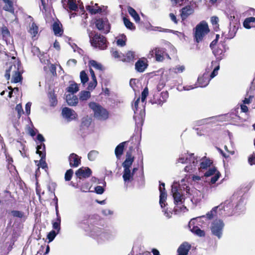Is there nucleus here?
I'll return each instance as SVG.
<instances>
[{"instance_id":"f257e3e1","label":"nucleus","mask_w":255,"mask_h":255,"mask_svg":"<svg viewBox=\"0 0 255 255\" xmlns=\"http://www.w3.org/2000/svg\"><path fill=\"white\" fill-rule=\"evenodd\" d=\"M140 97H138L135 101L132 106V109L135 114L133 118L135 121V126L138 128H140L142 126L145 117V110L143 105H142V108L138 107Z\"/></svg>"},{"instance_id":"f03ea898","label":"nucleus","mask_w":255,"mask_h":255,"mask_svg":"<svg viewBox=\"0 0 255 255\" xmlns=\"http://www.w3.org/2000/svg\"><path fill=\"white\" fill-rule=\"evenodd\" d=\"M193 155V153L188 155L186 154L185 155H181L177 160V163H189L188 165L186 166L184 168L185 172H191L196 169L199 160L197 157H195Z\"/></svg>"},{"instance_id":"7ed1b4c3","label":"nucleus","mask_w":255,"mask_h":255,"mask_svg":"<svg viewBox=\"0 0 255 255\" xmlns=\"http://www.w3.org/2000/svg\"><path fill=\"white\" fill-rule=\"evenodd\" d=\"M210 30L207 23L202 21L198 24L194 31V39L197 43L201 42L205 36L208 33Z\"/></svg>"},{"instance_id":"20e7f679","label":"nucleus","mask_w":255,"mask_h":255,"mask_svg":"<svg viewBox=\"0 0 255 255\" xmlns=\"http://www.w3.org/2000/svg\"><path fill=\"white\" fill-rule=\"evenodd\" d=\"M89 107L93 111L94 117L97 119L104 121L109 118L108 111L99 104L90 102Z\"/></svg>"},{"instance_id":"39448f33","label":"nucleus","mask_w":255,"mask_h":255,"mask_svg":"<svg viewBox=\"0 0 255 255\" xmlns=\"http://www.w3.org/2000/svg\"><path fill=\"white\" fill-rule=\"evenodd\" d=\"M19 63L18 62L17 64V66L16 65H9L8 68L6 70L5 73L4 75V77L7 80L9 79L10 77V73L11 72L12 74H13L12 75L11 81L12 82L16 83L21 81L22 79V77L20 72L19 70Z\"/></svg>"},{"instance_id":"423d86ee","label":"nucleus","mask_w":255,"mask_h":255,"mask_svg":"<svg viewBox=\"0 0 255 255\" xmlns=\"http://www.w3.org/2000/svg\"><path fill=\"white\" fill-rule=\"evenodd\" d=\"M92 235L99 242L110 240L115 237V233L99 228L94 229Z\"/></svg>"},{"instance_id":"0eeeda50","label":"nucleus","mask_w":255,"mask_h":255,"mask_svg":"<svg viewBox=\"0 0 255 255\" xmlns=\"http://www.w3.org/2000/svg\"><path fill=\"white\" fill-rule=\"evenodd\" d=\"M91 45L101 50H104L107 47V41L106 38L101 34L96 33L93 37L89 34Z\"/></svg>"},{"instance_id":"6e6552de","label":"nucleus","mask_w":255,"mask_h":255,"mask_svg":"<svg viewBox=\"0 0 255 255\" xmlns=\"http://www.w3.org/2000/svg\"><path fill=\"white\" fill-rule=\"evenodd\" d=\"M224 226L225 224L222 220L219 219L214 220L210 227L212 234L220 239L222 236Z\"/></svg>"},{"instance_id":"1a4fd4ad","label":"nucleus","mask_w":255,"mask_h":255,"mask_svg":"<svg viewBox=\"0 0 255 255\" xmlns=\"http://www.w3.org/2000/svg\"><path fill=\"white\" fill-rule=\"evenodd\" d=\"M237 194H234L230 199L227 200L222 205V210L225 212L227 216H232L234 215L235 210L234 205L237 199Z\"/></svg>"},{"instance_id":"9d476101","label":"nucleus","mask_w":255,"mask_h":255,"mask_svg":"<svg viewBox=\"0 0 255 255\" xmlns=\"http://www.w3.org/2000/svg\"><path fill=\"white\" fill-rule=\"evenodd\" d=\"M201 217H199L191 219L189 223L188 227L191 232L193 234L199 237H202L205 236V232L203 230H201L197 225H195L196 221L198 220H200Z\"/></svg>"},{"instance_id":"9b49d317","label":"nucleus","mask_w":255,"mask_h":255,"mask_svg":"<svg viewBox=\"0 0 255 255\" xmlns=\"http://www.w3.org/2000/svg\"><path fill=\"white\" fill-rule=\"evenodd\" d=\"M97 28L100 30H104L105 33L110 31V24L107 18H99L95 22Z\"/></svg>"},{"instance_id":"f8f14e48","label":"nucleus","mask_w":255,"mask_h":255,"mask_svg":"<svg viewBox=\"0 0 255 255\" xmlns=\"http://www.w3.org/2000/svg\"><path fill=\"white\" fill-rule=\"evenodd\" d=\"M217 61H213L211 62V65L209 67H207L206 69V72L203 75L202 77H199L198 79V83L200 84V86L201 87H205L208 85L210 80L208 78V73L210 70L213 68V66L216 64Z\"/></svg>"},{"instance_id":"ddd939ff","label":"nucleus","mask_w":255,"mask_h":255,"mask_svg":"<svg viewBox=\"0 0 255 255\" xmlns=\"http://www.w3.org/2000/svg\"><path fill=\"white\" fill-rule=\"evenodd\" d=\"M171 192L174 199V204L176 205L182 204L185 199L183 198V195L180 193L177 187L172 186Z\"/></svg>"},{"instance_id":"4468645a","label":"nucleus","mask_w":255,"mask_h":255,"mask_svg":"<svg viewBox=\"0 0 255 255\" xmlns=\"http://www.w3.org/2000/svg\"><path fill=\"white\" fill-rule=\"evenodd\" d=\"M204 176L205 177H210L211 176H213L211 178L210 183L211 184H214L219 179V177L221 176V174L220 172L218 171L215 167H213L210 168L204 173Z\"/></svg>"},{"instance_id":"2eb2a0df","label":"nucleus","mask_w":255,"mask_h":255,"mask_svg":"<svg viewBox=\"0 0 255 255\" xmlns=\"http://www.w3.org/2000/svg\"><path fill=\"white\" fill-rule=\"evenodd\" d=\"M237 198H238L235 203L236 205L234 207V215L236 214H239L241 213L244 212L245 210V198L243 197L242 196L239 197L238 195Z\"/></svg>"},{"instance_id":"dca6fc26","label":"nucleus","mask_w":255,"mask_h":255,"mask_svg":"<svg viewBox=\"0 0 255 255\" xmlns=\"http://www.w3.org/2000/svg\"><path fill=\"white\" fill-rule=\"evenodd\" d=\"M62 115L67 122H70L76 119L77 114L75 112L69 108L65 107L62 110Z\"/></svg>"},{"instance_id":"f3484780","label":"nucleus","mask_w":255,"mask_h":255,"mask_svg":"<svg viewBox=\"0 0 255 255\" xmlns=\"http://www.w3.org/2000/svg\"><path fill=\"white\" fill-rule=\"evenodd\" d=\"M164 187L165 184L164 183L160 184L159 187V190L160 191L159 204L161 208H164L167 205L166 202L167 194L165 192V189Z\"/></svg>"},{"instance_id":"a211bd4d","label":"nucleus","mask_w":255,"mask_h":255,"mask_svg":"<svg viewBox=\"0 0 255 255\" xmlns=\"http://www.w3.org/2000/svg\"><path fill=\"white\" fill-rule=\"evenodd\" d=\"M225 51L226 45L225 42H223L221 45L218 46L217 48H215L213 50V53L217 58V62H219V61L222 60Z\"/></svg>"},{"instance_id":"6ab92c4d","label":"nucleus","mask_w":255,"mask_h":255,"mask_svg":"<svg viewBox=\"0 0 255 255\" xmlns=\"http://www.w3.org/2000/svg\"><path fill=\"white\" fill-rule=\"evenodd\" d=\"M223 214L222 205H220L218 206L214 207L210 212L206 214V216L208 219L211 220L214 217H217L218 216H221Z\"/></svg>"},{"instance_id":"aec40b11","label":"nucleus","mask_w":255,"mask_h":255,"mask_svg":"<svg viewBox=\"0 0 255 255\" xmlns=\"http://www.w3.org/2000/svg\"><path fill=\"white\" fill-rule=\"evenodd\" d=\"M92 170L87 167H82L79 168L75 173L76 176L80 178H87L92 174Z\"/></svg>"},{"instance_id":"412c9836","label":"nucleus","mask_w":255,"mask_h":255,"mask_svg":"<svg viewBox=\"0 0 255 255\" xmlns=\"http://www.w3.org/2000/svg\"><path fill=\"white\" fill-rule=\"evenodd\" d=\"M62 2L64 8L67 10L76 11L78 9L77 4L74 0H62Z\"/></svg>"},{"instance_id":"4be33fe9","label":"nucleus","mask_w":255,"mask_h":255,"mask_svg":"<svg viewBox=\"0 0 255 255\" xmlns=\"http://www.w3.org/2000/svg\"><path fill=\"white\" fill-rule=\"evenodd\" d=\"M194 9L191 5L183 7L181 10V17L182 20L186 19L189 15L194 13Z\"/></svg>"},{"instance_id":"5701e85b","label":"nucleus","mask_w":255,"mask_h":255,"mask_svg":"<svg viewBox=\"0 0 255 255\" xmlns=\"http://www.w3.org/2000/svg\"><path fill=\"white\" fill-rule=\"evenodd\" d=\"M191 249V245L187 242L183 243L177 249V255H187Z\"/></svg>"},{"instance_id":"b1692460","label":"nucleus","mask_w":255,"mask_h":255,"mask_svg":"<svg viewBox=\"0 0 255 255\" xmlns=\"http://www.w3.org/2000/svg\"><path fill=\"white\" fill-rule=\"evenodd\" d=\"M154 51L155 60L158 62L163 61L164 59V56L167 55L164 48L157 47L154 49Z\"/></svg>"},{"instance_id":"393cba45","label":"nucleus","mask_w":255,"mask_h":255,"mask_svg":"<svg viewBox=\"0 0 255 255\" xmlns=\"http://www.w3.org/2000/svg\"><path fill=\"white\" fill-rule=\"evenodd\" d=\"M133 175L131 173L130 169H125L123 172V178L124 181L125 185L126 187L128 186V183L133 180Z\"/></svg>"},{"instance_id":"a878e982","label":"nucleus","mask_w":255,"mask_h":255,"mask_svg":"<svg viewBox=\"0 0 255 255\" xmlns=\"http://www.w3.org/2000/svg\"><path fill=\"white\" fill-rule=\"evenodd\" d=\"M70 165L73 167H78L81 163L80 158L75 154L72 153L69 157Z\"/></svg>"},{"instance_id":"bb28decb","label":"nucleus","mask_w":255,"mask_h":255,"mask_svg":"<svg viewBox=\"0 0 255 255\" xmlns=\"http://www.w3.org/2000/svg\"><path fill=\"white\" fill-rule=\"evenodd\" d=\"M148 64L143 60L139 59L135 64L136 71L142 73L147 68Z\"/></svg>"},{"instance_id":"cd10ccee","label":"nucleus","mask_w":255,"mask_h":255,"mask_svg":"<svg viewBox=\"0 0 255 255\" xmlns=\"http://www.w3.org/2000/svg\"><path fill=\"white\" fill-rule=\"evenodd\" d=\"M4 3L3 6V9L5 11H8L14 14V8L13 6V0H2Z\"/></svg>"},{"instance_id":"c85d7f7f","label":"nucleus","mask_w":255,"mask_h":255,"mask_svg":"<svg viewBox=\"0 0 255 255\" xmlns=\"http://www.w3.org/2000/svg\"><path fill=\"white\" fill-rule=\"evenodd\" d=\"M238 28L235 26H232L231 24L229 27V31L227 34H225V32H224L223 35L225 37L224 39H232L234 38L237 31Z\"/></svg>"},{"instance_id":"c756f323","label":"nucleus","mask_w":255,"mask_h":255,"mask_svg":"<svg viewBox=\"0 0 255 255\" xmlns=\"http://www.w3.org/2000/svg\"><path fill=\"white\" fill-rule=\"evenodd\" d=\"M67 104L70 106H75L78 103V97L73 94H68L66 96Z\"/></svg>"},{"instance_id":"7c9ffc66","label":"nucleus","mask_w":255,"mask_h":255,"mask_svg":"<svg viewBox=\"0 0 255 255\" xmlns=\"http://www.w3.org/2000/svg\"><path fill=\"white\" fill-rule=\"evenodd\" d=\"M134 161V157L132 156L129 153L126 155V159L123 163V166L125 169H129Z\"/></svg>"},{"instance_id":"2f4dec72","label":"nucleus","mask_w":255,"mask_h":255,"mask_svg":"<svg viewBox=\"0 0 255 255\" xmlns=\"http://www.w3.org/2000/svg\"><path fill=\"white\" fill-rule=\"evenodd\" d=\"M202 161L200 163L199 169H205L210 167L212 162L209 159H207L206 157L202 158Z\"/></svg>"},{"instance_id":"473e14b6","label":"nucleus","mask_w":255,"mask_h":255,"mask_svg":"<svg viewBox=\"0 0 255 255\" xmlns=\"http://www.w3.org/2000/svg\"><path fill=\"white\" fill-rule=\"evenodd\" d=\"M128 11L129 14L133 17L136 22H139L140 21V17L135 10L130 6L128 8Z\"/></svg>"},{"instance_id":"72a5a7b5","label":"nucleus","mask_w":255,"mask_h":255,"mask_svg":"<svg viewBox=\"0 0 255 255\" xmlns=\"http://www.w3.org/2000/svg\"><path fill=\"white\" fill-rule=\"evenodd\" d=\"M79 97L80 101H87L91 97V93L88 91H82L79 93Z\"/></svg>"},{"instance_id":"f704fd0d","label":"nucleus","mask_w":255,"mask_h":255,"mask_svg":"<svg viewBox=\"0 0 255 255\" xmlns=\"http://www.w3.org/2000/svg\"><path fill=\"white\" fill-rule=\"evenodd\" d=\"M124 58L121 59L123 62H130L134 59V53L129 51L127 53L126 55H123Z\"/></svg>"},{"instance_id":"c9c22d12","label":"nucleus","mask_w":255,"mask_h":255,"mask_svg":"<svg viewBox=\"0 0 255 255\" xmlns=\"http://www.w3.org/2000/svg\"><path fill=\"white\" fill-rule=\"evenodd\" d=\"M45 144H39L36 147V153L39 155L41 158H45Z\"/></svg>"},{"instance_id":"e433bc0d","label":"nucleus","mask_w":255,"mask_h":255,"mask_svg":"<svg viewBox=\"0 0 255 255\" xmlns=\"http://www.w3.org/2000/svg\"><path fill=\"white\" fill-rule=\"evenodd\" d=\"M78 85L75 83L71 84L69 87L67 88V91L73 94L77 93L79 91Z\"/></svg>"},{"instance_id":"4c0bfd02","label":"nucleus","mask_w":255,"mask_h":255,"mask_svg":"<svg viewBox=\"0 0 255 255\" xmlns=\"http://www.w3.org/2000/svg\"><path fill=\"white\" fill-rule=\"evenodd\" d=\"M86 8L87 10H88L91 14H96L98 13H101L102 12V7H96L95 6H93L92 5H87L86 6Z\"/></svg>"},{"instance_id":"58836bf2","label":"nucleus","mask_w":255,"mask_h":255,"mask_svg":"<svg viewBox=\"0 0 255 255\" xmlns=\"http://www.w3.org/2000/svg\"><path fill=\"white\" fill-rule=\"evenodd\" d=\"M53 30L54 31V34L56 35H61L63 32L60 25L58 23L55 22L52 25Z\"/></svg>"},{"instance_id":"ea45409f","label":"nucleus","mask_w":255,"mask_h":255,"mask_svg":"<svg viewBox=\"0 0 255 255\" xmlns=\"http://www.w3.org/2000/svg\"><path fill=\"white\" fill-rule=\"evenodd\" d=\"M38 27L36 25L35 23L33 22L30 26V28L29 30V32L32 35V38L36 36L38 33Z\"/></svg>"},{"instance_id":"a19ab883","label":"nucleus","mask_w":255,"mask_h":255,"mask_svg":"<svg viewBox=\"0 0 255 255\" xmlns=\"http://www.w3.org/2000/svg\"><path fill=\"white\" fill-rule=\"evenodd\" d=\"M89 66L93 67L95 69L102 71L103 70V66L101 64L97 62L96 61L94 60H91L89 61Z\"/></svg>"},{"instance_id":"79ce46f5","label":"nucleus","mask_w":255,"mask_h":255,"mask_svg":"<svg viewBox=\"0 0 255 255\" xmlns=\"http://www.w3.org/2000/svg\"><path fill=\"white\" fill-rule=\"evenodd\" d=\"M124 144H118L115 149V154L118 158H120L123 153Z\"/></svg>"},{"instance_id":"37998d69","label":"nucleus","mask_w":255,"mask_h":255,"mask_svg":"<svg viewBox=\"0 0 255 255\" xmlns=\"http://www.w3.org/2000/svg\"><path fill=\"white\" fill-rule=\"evenodd\" d=\"M91 123V119L88 117L82 119L81 123V127L83 128H88Z\"/></svg>"},{"instance_id":"c03bdc74","label":"nucleus","mask_w":255,"mask_h":255,"mask_svg":"<svg viewBox=\"0 0 255 255\" xmlns=\"http://www.w3.org/2000/svg\"><path fill=\"white\" fill-rule=\"evenodd\" d=\"M99 154V152L97 150H92L88 154V159L90 161H94Z\"/></svg>"},{"instance_id":"a18cd8bd","label":"nucleus","mask_w":255,"mask_h":255,"mask_svg":"<svg viewBox=\"0 0 255 255\" xmlns=\"http://www.w3.org/2000/svg\"><path fill=\"white\" fill-rule=\"evenodd\" d=\"M123 20H124V24L127 28L130 29V30L135 29V27L133 25V24L131 21H130V20L128 19L126 17H124L123 19Z\"/></svg>"},{"instance_id":"49530a36","label":"nucleus","mask_w":255,"mask_h":255,"mask_svg":"<svg viewBox=\"0 0 255 255\" xmlns=\"http://www.w3.org/2000/svg\"><path fill=\"white\" fill-rule=\"evenodd\" d=\"M80 77L81 79V83L84 85L86 83H87L89 80V78L84 71H82L80 72Z\"/></svg>"},{"instance_id":"de8ad7c7","label":"nucleus","mask_w":255,"mask_h":255,"mask_svg":"<svg viewBox=\"0 0 255 255\" xmlns=\"http://www.w3.org/2000/svg\"><path fill=\"white\" fill-rule=\"evenodd\" d=\"M185 66L183 65H178L170 69V70L174 73L177 74L182 73L185 70Z\"/></svg>"},{"instance_id":"09e8293b","label":"nucleus","mask_w":255,"mask_h":255,"mask_svg":"<svg viewBox=\"0 0 255 255\" xmlns=\"http://www.w3.org/2000/svg\"><path fill=\"white\" fill-rule=\"evenodd\" d=\"M216 67L214 68L213 71L212 72L211 74L210 75V79L209 80H211V79L214 78L218 74V70L220 69V65L218 62H217L216 64H215Z\"/></svg>"},{"instance_id":"8fccbe9b","label":"nucleus","mask_w":255,"mask_h":255,"mask_svg":"<svg viewBox=\"0 0 255 255\" xmlns=\"http://www.w3.org/2000/svg\"><path fill=\"white\" fill-rule=\"evenodd\" d=\"M126 40L127 38L126 35L123 34L122 35V38L117 40V44L118 46H120L121 47L124 46L126 45Z\"/></svg>"},{"instance_id":"3c124183","label":"nucleus","mask_w":255,"mask_h":255,"mask_svg":"<svg viewBox=\"0 0 255 255\" xmlns=\"http://www.w3.org/2000/svg\"><path fill=\"white\" fill-rule=\"evenodd\" d=\"M196 87H197L193 85L186 86L183 87H182L181 86H178L177 87V90L179 91H182L183 90L189 91L190 90L193 89Z\"/></svg>"},{"instance_id":"603ef678","label":"nucleus","mask_w":255,"mask_h":255,"mask_svg":"<svg viewBox=\"0 0 255 255\" xmlns=\"http://www.w3.org/2000/svg\"><path fill=\"white\" fill-rule=\"evenodd\" d=\"M56 187V184L54 182H50L48 184L47 188L48 191L55 196V190Z\"/></svg>"},{"instance_id":"864d4df0","label":"nucleus","mask_w":255,"mask_h":255,"mask_svg":"<svg viewBox=\"0 0 255 255\" xmlns=\"http://www.w3.org/2000/svg\"><path fill=\"white\" fill-rule=\"evenodd\" d=\"M58 233V232H56V231L54 230L51 231L48 233L47 237V239L49 240V243L52 242Z\"/></svg>"},{"instance_id":"5fc2aeb1","label":"nucleus","mask_w":255,"mask_h":255,"mask_svg":"<svg viewBox=\"0 0 255 255\" xmlns=\"http://www.w3.org/2000/svg\"><path fill=\"white\" fill-rule=\"evenodd\" d=\"M12 215L14 217L22 218L24 217V213L16 210H13L11 212Z\"/></svg>"},{"instance_id":"6e6d98bb","label":"nucleus","mask_w":255,"mask_h":255,"mask_svg":"<svg viewBox=\"0 0 255 255\" xmlns=\"http://www.w3.org/2000/svg\"><path fill=\"white\" fill-rule=\"evenodd\" d=\"M148 94V90L147 87H145L141 93V101L143 103L146 100V98Z\"/></svg>"},{"instance_id":"4d7b16f0","label":"nucleus","mask_w":255,"mask_h":255,"mask_svg":"<svg viewBox=\"0 0 255 255\" xmlns=\"http://www.w3.org/2000/svg\"><path fill=\"white\" fill-rule=\"evenodd\" d=\"M73 171L72 169H70L68 170L65 174V180L66 181H70L72 177Z\"/></svg>"},{"instance_id":"13d9d810","label":"nucleus","mask_w":255,"mask_h":255,"mask_svg":"<svg viewBox=\"0 0 255 255\" xmlns=\"http://www.w3.org/2000/svg\"><path fill=\"white\" fill-rule=\"evenodd\" d=\"M97 85V79H92V81L90 82L89 83V85L88 86V89L89 90H93L96 87Z\"/></svg>"},{"instance_id":"bf43d9fd","label":"nucleus","mask_w":255,"mask_h":255,"mask_svg":"<svg viewBox=\"0 0 255 255\" xmlns=\"http://www.w3.org/2000/svg\"><path fill=\"white\" fill-rule=\"evenodd\" d=\"M49 99L51 106H54L57 104V101L54 94H50Z\"/></svg>"},{"instance_id":"052dcab7","label":"nucleus","mask_w":255,"mask_h":255,"mask_svg":"<svg viewBox=\"0 0 255 255\" xmlns=\"http://www.w3.org/2000/svg\"><path fill=\"white\" fill-rule=\"evenodd\" d=\"M229 146L227 145H224V148L226 150L227 152L230 154H234L235 153L234 150H233L232 144H228Z\"/></svg>"},{"instance_id":"680f3d73","label":"nucleus","mask_w":255,"mask_h":255,"mask_svg":"<svg viewBox=\"0 0 255 255\" xmlns=\"http://www.w3.org/2000/svg\"><path fill=\"white\" fill-rule=\"evenodd\" d=\"M44 159L45 158H41V159L39 161V165L42 168L44 169L46 171L48 169V166Z\"/></svg>"},{"instance_id":"e2e57ef3","label":"nucleus","mask_w":255,"mask_h":255,"mask_svg":"<svg viewBox=\"0 0 255 255\" xmlns=\"http://www.w3.org/2000/svg\"><path fill=\"white\" fill-rule=\"evenodd\" d=\"M248 162L251 165L255 164V153H254L249 157Z\"/></svg>"},{"instance_id":"0e129e2a","label":"nucleus","mask_w":255,"mask_h":255,"mask_svg":"<svg viewBox=\"0 0 255 255\" xmlns=\"http://www.w3.org/2000/svg\"><path fill=\"white\" fill-rule=\"evenodd\" d=\"M15 110L18 113V117L19 118L22 113H23V111L21 104H18L16 106Z\"/></svg>"},{"instance_id":"69168bd1","label":"nucleus","mask_w":255,"mask_h":255,"mask_svg":"<svg viewBox=\"0 0 255 255\" xmlns=\"http://www.w3.org/2000/svg\"><path fill=\"white\" fill-rule=\"evenodd\" d=\"M32 52L33 53L34 55H36L38 57H39L40 55H41L39 48L36 46H34L33 47H32Z\"/></svg>"},{"instance_id":"338daca9","label":"nucleus","mask_w":255,"mask_h":255,"mask_svg":"<svg viewBox=\"0 0 255 255\" xmlns=\"http://www.w3.org/2000/svg\"><path fill=\"white\" fill-rule=\"evenodd\" d=\"M160 98L162 99L163 101L165 102L168 98V93L167 91H164L161 93Z\"/></svg>"},{"instance_id":"774afa93","label":"nucleus","mask_w":255,"mask_h":255,"mask_svg":"<svg viewBox=\"0 0 255 255\" xmlns=\"http://www.w3.org/2000/svg\"><path fill=\"white\" fill-rule=\"evenodd\" d=\"M96 193L98 194H102L104 192V189L101 186H97L95 188Z\"/></svg>"}]
</instances>
